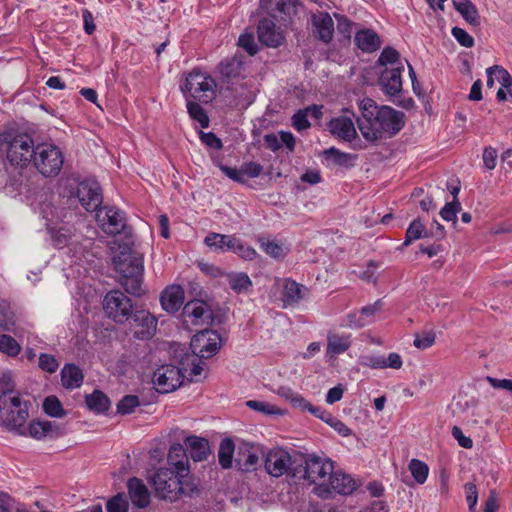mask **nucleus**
<instances>
[{"mask_svg": "<svg viewBox=\"0 0 512 512\" xmlns=\"http://www.w3.org/2000/svg\"><path fill=\"white\" fill-rule=\"evenodd\" d=\"M238 45L251 56H254L258 52V45L255 42L253 34L245 33L240 35Z\"/></svg>", "mask_w": 512, "mask_h": 512, "instance_id": "obj_57", "label": "nucleus"}, {"mask_svg": "<svg viewBox=\"0 0 512 512\" xmlns=\"http://www.w3.org/2000/svg\"><path fill=\"white\" fill-rule=\"evenodd\" d=\"M312 33L319 41L329 44L334 35V22L327 12H319L312 16Z\"/></svg>", "mask_w": 512, "mask_h": 512, "instance_id": "obj_17", "label": "nucleus"}, {"mask_svg": "<svg viewBox=\"0 0 512 512\" xmlns=\"http://www.w3.org/2000/svg\"><path fill=\"white\" fill-rule=\"evenodd\" d=\"M451 33L461 46L466 48L474 46V38L463 28L453 27Z\"/></svg>", "mask_w": 512, "mask_h": 512, "instance_id": "obj_58", "label": "nucleus"}, {"mask_svg": "<svg viewBox=\"0 0 512 512\" xmlns=\"http://www.w3.org/2000/svg\"><path fill=\"white\" fill-rule=\"evenodd\" d=\"M139 398L136 395H126L117 404V412L121 415L130 414L139 406Z\"/></svg>", "mask_w": 512, "mask_h": 512, "instance_id": "obj_50", "label": "nucleus"}, {"mask_svg": "<svg viewBox=\"0 0 512 512\" xmlns=\"http://www.w3.org/2000/svg\"><path fill=\"white\" fill-rule=\"evenodd\" d=\"M276 393L288 401L294 408L301 409L305 404V398L288 386H280Z\"/></svg>", "mask_w": 512, "mask_h": 512, "instance_id": "obj_46", "label": "nucleus"}, {"mask_svg": "<svg viewBox=\"0 0 512 512\" xmlns=\"http://www.w3.org/2000/svg\"><path fill=\"white\" fill-rule=\"evenodd\" d=\"M107 512H128L129 501L124 492H119L106 502Z\"/></svg>", "mask_w": 512, "mask_h": 512, "instance_id": "obj_45", "label": "nucleus"}, {"mask_svg": "<svg viewBox=\"0 0 512 512\" xmlns=\"http://www.w3.org/2000/svg\"><path fill=\"white\" fill-rule=\"evenodd\" d=\"M127 489L129 499L131 500L132 504L135 507L139 509H144L149 506L151 501V495L147 486L141 479L137 477H132L128 479Z\"/></svg>", "mask_w": 512, "mask_h": 512, "instance_id": "obj_22", "label": "nucleus"}, {"mask_svg": "<svg viewBox=\"0 0 512 512\" xmlns=\"http://www.w3.org/2000/svg\"><path fill=\"white\" fill-rule=\"evenodd\" d=\"M184 377L182 368L165 364L154 371L152 382L157 392L167 394L179 388L183 384Z\"/></svg>", "mask_w": 512, "mask_h": 512, "instance_id": "obj_11", "label": "nucleus"}, {"mask_svg": "<svg viewBox=\"0 0 512 512\" xmlns=\"http://www.w3.org/2000/svg\"><path fill=\"white\" fill-rule=\"evenodd\" d=\"M294 464V479L307 480L310 484H316L315 493L322 498L329 497L330 489L326 485V479L333 470L330 460H324L316 455L297 453Z\"/></svg>", "mask_w": 512, "mask_h": 512, "instance_id": "obj_3", "label": "nucleus"}, {"mask_svg": "<svg viewBox=\"0 0 512 512\" xmlns=\"http://www.w3.org/2000/svg\"><path fill=\"white\" fill-rule=\"evenodd\" d=\"M257 33L259 41L267 47L277 48L284 41V37L276 27L275 21L270 18L260 20Z\"/></svg>", "mask_w": 512, "mask_h": 512, "instance_id": "obj_18", "label": "nucleus"}, {"mask_svg": "<svg viewBox=\"0 0 512 512\" xmlns=\"http://www.w3.org/2000/svg\"><path fill=\"white\" fill-rule=\"evenodd\" d=\"M26 435L37 440L43 438L57 439L64 435V429L55 422L33 420L28 425Z\"/></svg>", "mask_w": 512, "mask_h": 512, "instance_id": "obj_16", "label": "nucleus"}, {"mask_svg": "<svg viewBox=\"0 0 512 512\" xmlns=\"http://www.w3.org/2000/svg\"><path fill=\"white\" fill-rule=\"evenodd\" d=\"M61 382L66 389L79 388L83 384L84 374L79 366L67 363L61 370Z\"/></svg>", "mask_w": 512, "mask_h": 512, "instance_id": "obj_29", "label": "nucleus"}, {"mask_svg": "<svg viewBox=\"0 0 512 512\" xmlns=\"http://www.w3.org/2000/svg\"><path fill=\"white\" fill-rule=\"evenodd\" d=\"M330 491L333 490L342 495L351 494L356 489L355 480L347 474L341 472H332L328 478Z\"/></svg>", "mask_w": 512, "mask_h": 512, "instance_id": "obj_26", "label": "nucleus"}, {"mask_svg": "<svg viewBox=\"0 0 512 512\" xmlns=\"http://www.w3.org/2000/svg\"><path fill=\"white\" fill-rule=\"evenodd\" d=\"M179 479L178 499L181 497L195 498L201 494L199 479L189 475L188 472H180Z\"/></svg>", "mask_w": 512, "mask_h": 512, "instance_id": "obj_32", "label": "nucleus"}, {"mask_svg": "<svg viewBox=\"0 0 512 512\" xmlns=\"http://www.w3.org/2000/svg\"><path fill=\"white\" fill-rule=\"evenodd\" d=\"M214 163L219 167V169L230 179H232L235 182L238 183H244L246 180L243 176L242 168H232L229 166H226L220 162L214 161Z\"/></svg>", "mask_w": 512, "mask_h": 512, "instance_id": "obj_62", "label": "nucleus"}, {"mask_svg": "<svg viewBox=\"0 0 512 512\" xmlns=\"http://www.w3.org/2000/svg\"><path fill=\"white\" fill-rule=\"evenodd\" d=\"M429 236L425 226L419 219H414L406 230L404 246H409L413 241Z\"/></svg>", "mask_w": 512, "mask_h": 512, "instance_id": "obj_40", "label": "nucleus"}, {"mask_svg": "<svg viewBox=\"0 0 512 512\" xmlns=\"http://www.w3.org/2000/svg\"><path fill=\"white\" fill-rule=\"evenodd\" d=\"M259 462L258 454L251 447H240L235 458V466L239 471L251 472L256 470Z\"/></svg>", "mask_w": 512, "mask_h": 512, "instance_id": "obj_31", "label": "nucleus"}, {"mask_svg": "<svg viewBox=\"0 0 512 512\" xmlns=\"http://www.w3.org/2000/svg\"><path fill=\"white\" fill-rule=\"evenodd\" d=\"M307 291L308 289L302 284L292 279H285L281 296L283 307L286 308L299 304L305 298Z\"/></svg>", "mask_w": 512, "mask_h": 512, "instance_id": "obj_24", "label": "nucleus"}, {"mask_svg": "<svg viewBox=\"0 0 512 512\" xmlns=\"http://www.w3.org/2000/svg\"><path fill=\"white\" fill-rule=\"evenodd\" d=\"M237 237L235 235H225L215 232L209 233L204 238V243L210 248L221 252H233L237 244Z\"/></svg>", "mask_w": 512, "mask_h": 512, "instance_id": "obj_27", "label": "nucleus"}, {"mask_svg": "<svg viewBox=\"0 0 512 512\" xmlns=\"http://www.w3.org/2000/svg\"><path fill=\"white\" fill-rule=\"evenodd\" d=\"M85 403L89 410L97 414H103L107 412L111 404L107 395L100 390H95L93 393L86 395Z\"/></svg>", "mask_w": 512, "mask_h": 512, "instance_id": "obj_34", "label": "nucleus"}, {"mask_svg": "<svg viewBox=\"0 0 512 512\" xmlns=\"http://www.w3.org/2000/svg\"><path fill=\"white\" fill-rule=\"evenodd\" d=\"M466 501L470 512H476L478 500V489L474 483L468 482L464 485Z\"/></svg>", "mask_w": 512, "mask_h": 512, "instance_id": "obj_60", "label": "nucleus"}, {"mask_svg": "<svg viewBox=\"0 0 512 512\" xmlns=\"http://www.w3.org/2000/svg\"><path fill=\"white\" fill-rule=\"evenodd\" d=\"M215 89V80L197 68L188 74L182 88V90L188 91L194 99L204 104L211 103L214 100L216 96Z\"/></svg>", "mask_w": 512, "mask_h": 512, "instance_id": "obj_6", "label": "nucleus"}, {"mask_svg": "<svg viewBox=\"0 0 512 512\" xmlns=\"http://www.w3.org/2000/svg\"><path fill=\"white\" fill-rule=\"evenodd\" d=\"M461 210V203L459 200L447 202L440 211V216L445 221L457 220V213Z\"/></svg>", "mask_w": 512, "mask_h": 512, "instance_id": "obj_51", "label": "nucleus"}, {"mask_svg": "<svg viewBox=\"0 0 512 512\" xmlns=\"http://www.w3.org/2000/svg\"><path fill=\"white\" fill-rule=\"evenodd\" d=\"M0 153L6 154L12 166H27L36 154L33 138L15 127L0 131Z\"/></svg>", "mask_w": 512, "mask_h": 512, "instance_id": "obj_4", "label": "nucleus"}, {"mask_svg": "<svg viewBox=\"0 0 512 512\" xmlns=\"http://www.w3.org/2000/svg\"><path fill=\"white\" fill-rule=\"evenodd\" d=\"M222 346V338L218 331L204 329L197 332L191 339L190 348L199 358L208 359L217 354Z\"/></svg>", "mask_w": 512, "mask_h": 512, "instance_id": "obj_12", "label": "nucleus"}, {"mask_svg": "<svg viewBox=\"0 0 512 512\" xmlns=\"http://www.w3.org/2000/svg\"><path fill=\"white\" fill-rule=\"evenodd\" d=\"M184 444L190 457L195 462L206 460L211 452L209 441L199 436H188Z\"/></svg>", "mask_w": 512, "mask_h": 512, "instance_id": "obj_25", "label": "nucleus"}, {"mask_svg": "<svg viewBox=\"0 0 512 512\" xmlns=\"http://www.w3.org/2000/svg\"><path fill=\"white\" fill-rule=\"evenodd\" d=\"M361 117L357 126L365 140L377 142L382 138H391L399 133L405 125V114L390 106L379 107L377 103L365 98L359 103Z\"/></svg>", "mask_w": 512, "mask_h": 512, "instance_id": "obj_1", "label": "nucleus"}, {"mask_svg": "<svg viewBox=\"0 0 512 512\" xmlns=\"http://www.w3.org/2000/svg\"><path fill=\"white\" fill-rule=\"evenodd\" d=\"M245 56L241 53H236L232 57H227L220 61L217 66L218 73L223 81L229 82L242 76L244 70Z\"/></svg>", "mask_w": 512, "mask_h": 512, "instance_id": "obj_20", "label": "nucleus"}, {"mask_svg": "<svg viewBox=\"0 0 512 512\" xmlns=\"http://www.w3.org/2000/svg\"><path fill=\"white\" fill-rule=\"evenodd\" d=\"M409 470L418 484H423L426 481L429 473V467L425 462L418 459H412L409 463Z\"/></svg>", "mask_w": 512, "mask_h": 512, "instance_id": "obj_47", "label": "nucleus"}, {"mask_svg": "<svg viewBox=\"0 0 512 512\" xmlns=\"http://www.w3.org/2000/svg\"><path fill=\"white\" fill-rule=\"evenodd\" d=\"M452 4L454 9L460 13L468 24L474 27H478L481 24L479 11L471 0H453Z\"/></svg>", "mask_w": 512, "mask_h": 512, "instance_id": "obj_30", "label": "nucleus"}, {"mask_svg": "<svg viewBox=\"0 0 512 512\" xmlns=\"http://www.w3.org/2000/svg\"><path fill=\"white\" fill-rule=\"evenodd\" d=\"M233 253L239 255L245 260H253L257 256V252L251 246L244 245L241 240L237 239V244L234 247Z\"/></svg>", "mask_w": 512, "mask_h": 512, "instance_id": "obj_63", "label": "nucleus"}, {"mask_svg": "<svg viewBox=\"0 0 512 512\" xmlns=\"http://www.w3.org/2000/svg\"><path fill=\"white\" fill-rule=\"evenodd\" d=\"M199 138L203 145L208 148L221 150L223 147L222 140L213 132H199Z\"/></svg>", "mask_w": 512, "mask_h": 512, "instance_id": "obj_54", "label": "nucleus"}, {"mask_svg": "<svg viewBox=\"0 0 512 512\" xmlns=\"http://www.w3.org/2000/svg\"><path fill=\"white\" fill-rule=\"evenodd\" d=\"M43 411L50 417L62 418L65 417L67 412L64 410L61 401L58 397L50 395L45 398L43 402Z\"/></svg>", "mask_w": 512, "mask_h": 512, "instance_id": "obj_42", "label": "nucleus"}, {"mask_svg": "<svg viewBox=\"0 0 512 512\" xmlns=\"http://www.w3.org/2000/svg\"><path fill=\"white\" fill-rule=\"evenodd\" d=\"M184 303V290L180 285L167 286L160 294V304L163 310L174 314Z\"/></svg>", "mask_w": 512, "mask_h": 512, "instance_id": "obj_21", "label": "nucleus"}, {"mask_svg": "<svg viewBox=\"0 0 512 512\" xmlns=\"http://www.w3.org/2000/svg\"><path fill=\"white\" fill-rule=\"evenodd\" d=\"M187 111L189 116L197 121L202 128L209 127V117L206 113V111L202 108V106L194 101H188L187 102Z\"/></svg>", "mask_w": 512, "mask_h": 512, "instance_id": "obj_44", "label": "nucleus"}, {"mask_svg": "<svg viewBox=\"0 0 512 512\" xmlns=\"http://www.w3.org/2000/svg\"><path fill=\"white\" fill-rule=\"evenodd\" d=\"M49 233L54 247L58 249H62L71 244L75 237L72 229L66 225H62L58 229L50 228Z\"/></svg>", "mask_w": 512, "mask_h": 512, "instance_id": "obj_36", "label": "nucleus"}, {"mask_svg": "<svg viewBox=\"0 0 512 512\" xmlns=\"http://www.w3.org/2000/svg\"><path fill=\"white\" fill-rule=\"evenodd\" d=\"M114 269L118 274V282L125 292L135 297L145 294L142 288L144 278V257L125 244L117 255L112 258Z\"/></svg>", "mask_w": 512, "mask_h": 512, "instance_id": "obj_2", "label": "nucleus"}, {"mask_svg": "<svg viewBox=\"0 0 512 512\" xmlns=\"http://www.w3.org/2000/svg\"><path fill=\"white\" fill-rule=\"evenodd\" d=\"M301 411L305 412V411H308L310 412L312 415H314L315 417L321 419L322 421H324L325 423H328L329 420L332 418V414L326 410H324L323 408L319 407V406H314L312 405L308 400L305 399V404L302 405Z\"/></svg>", "mask_w": 512, "mask_h": 512, "instance_id": "obj_56", "label": "nucleus"}, {"mask_svg": "<svg viewBox=\"0 0 512 512\" xmlns=\"http://www.w3.org/2000/svg\"><path fill=\"white\" fill-rule=\"evenodd\" d=\"M489 70H496L497 79L503 88L508 90L512 87V76L502 66L494 65L489 67Z\"/></svg>", "mask_w": 512, "mask_h": 512, "instance_id": "obj_64", "label": "nucleus"}, {"mask_svg": "<svg viewBox=\"0 0 512 512\" xmlns=\"http://www.w3.org/2000/svg\"><path fill=\"white\" fill-rule=\"evenodd\" d=\"M260 242H261V248L269 256H271L275 259H280L285 256L284 248L279 243H277L275 241H270V240L265 241L263 239H261Z\"/></svg>", "mask_w": 512, "mask_h": 512, "instance_id": "obj_52", "label": "nucleus"}, {"mask_svg": "<svg viewBox=\"0 0 512 512\" xmlns=\"http://www.w3.org/2000/svg\"><path fill=\"white\" fill-rule=\"evenodd\" d=\"M296 454H289L282 448L270 450L265 459V469L273 477L287 475L294 479Z\"/></svg>", "mask_w": 512, "mask_h": 512, "instance_id": "obj_13", "label": "nucleus"}, {"mask_svg": "<svg viewBox=\"0 0 512 512\" xmlns=\"http://www.w3.org/2000/svg\"><path fill=\"white\" fill-rule=\"evenodd\" d=\"M76 196L82 207L88 212H96L103 202L102 189L96 180L85 179L79 182Z\"/></svg>", "mask_w": 512, "mask_h": 512, "instance_id": "obj_14", "label": "nucleus"}, {"mask_svg": "<svg viewBox=\"0 0 512 512\" xmlns=\"http://www.w3.org/2000/svg\"><path fill=\"white\" fill-rule=\"evenodd\" d=\"M399 58V52L393 47L387 46L382 50L378 58V63L381 66H386L387 64H395L399 61Z\"/></svg>", "mask_w": 512, "mask_h": 512, "instance_id": "obj_59", "label": "nucleus"}, {"mask_svg": "<svg viewBox=\"0 0 512 512\" xmlns=\"http://www.w3.org/2000/svg\"><path fill=\"white\" fill-rule=\"evenodd\" d=\"M436 339L433 331L424 332L422 335H415L414 346L419 349H427L431 347Z\"/></svg>", "mask_w": 512, "mask_h": 512, "instance_id": "obj_61", "label": "nucleus"}, {"mask_svg": "<svg viewBox=\"0 0 512 512\" xmlns=\"http://www.w3.org/2000/svg\"><path fill=\"white\" fill-rule=\"evenodd\" d=\"M16 326V314L9 302L0 301V327L6 331H14Z\"/></svg>", "mask_w": 512, "mask_h": 512, "instance_id": "obj_39", "label": "nucleus"}, {"mask_svg": "<svg viewBox=\"0 0 512 512\" xmlns=\"http://www.w3.org/2000/svg\"><path fill=\"white\" fill-rule=\"evenodd\" d=\"M0 396L1 399L4 396H20L18 393L14 391V383L12 381V376L10 372H2L0 374ZM6 399L8 397H5Z\"/></svg>", "mask_w": 512, "mask_h": 512, "instance_id": "obj_49", "label": "nucleus"}, {"mask_svg": "<svg viewBox=\"0 0 512 512\" xmlns=\"http://www.w3.org/2000/svg\"><path fill=\"white\" fill-rule=\"evenodd\" d=\"M184 323L192 325L210 324L213 321L212 310L205 301L194 299L188 301L182 310Z\"/></svg>", "mask_w": 512, "mask_h": 512, "instance_id": "obj_15", "label": "nucleus"}, {"mask_svg": "<svg viewBox=\"0 0 512 512\" xmlns=\"http://www.w3.org/2000/svg\"><path fill=\"white\" fill-rule=\"evenodd\" d=\"M351 346L350 336L332 334L327 338V355L337 356L346 352Z\"/></svg>", "mask_w": 512, "mask_h": 512, "instance_id": "obj_35", "label": "nucleus"}, {"mask_svg": "<svg viewBox=\"0 0 512 512\" xmlns=\"http://www.w3.org/2000/svg\"><path fill=\"white\" fill-rule=\"evenodd\" d=\"M355 44L363 52L372 53L381 46V39L376 32L371 29H362L354 37Z\"/></svg>", "mask_w": 512, "mask_h": 512, "instance_id": "obj_28", "label": "nucleus"}, {"mask_svg": "<svg viewBox=\"0 0 512 512\" xmlns=\"http://www.w3.org/2000/svg\"><path fill=\"white\" fill-rule=\"evenodd\" d=\"M156 496L161 500L175 502L178 500V471L160 468L152 477Z\"/></svg>", "mask_w": 512, "mask_h": 512, "instance_id": "obj_10", "label": "nucleus"}, {"mask_svg": "<svg viewBox=\"0 0 512 512\" xmlns=\"http://www.w3.org/2000/svg\"><path fill=\"white\" fill-rule=\"evenodd\" d=\"M323 154L327 159H332L335 165L346 168L352 167L353 162L357 159V155L342 152L335 147L324 150Z\"/></svg>", "mask_w": 512, "mask_h": 512, "instance_id": "obj_38", "label": "nucleus"}, {"mask_svg": "<svg viewBox=\"0 0 512 512\" xmlns=\"http://www.w3.org/2000/svg\"><path fill=\"white\" fill-rule=\"evenodd\" d=\"M330 133L341 140L351 142L357 137V132L351 118L339 116L328 122Z\"/></svg>", "mask_w": 512, "mask_h": 512, "instance_id": "obj_23", "label": "nucleus"}, {"mask_svg": "<svg viewBox=\"0 0 512 512\" xmlns=\"http://www.w3.org/2000/svg\"><path fill=\"white\" fill-rule=\"evenodd\" d=\"M125 324L136 339L149 340L156 334L158 320L149 310L136 307Z\"/></svg>", "mask_w": 512, "mask_h": 512, "instance_id": "obj_9", "label": "nucleus"}, {"mask_svg": "<svg viewBox=\"0 0 512 512\" xmlns=\"http://www.w3.org/2000/svg\"><path fill=\"white\" fill-rule=\"evenodd\" d=\"M96 220L106 234L123 233L125 237L131 234V227L127 225L125 212L115 206H101L96 211Z\"/></svg>", "mask_w": 512, "mask_h": 512, "instance_id": "obj_8", "label": "nucleus"}, {"mask_svg": "<svg viewBox=\"0 0 512 512\" xmlns=\"http://www.w3.org/2000/svg\"><path fill=\"white\" fill-rule=\"evenodd\" d=\"M203 358H199L194 353L192 355H186L181 361V368L183 374L188 371L190 367L189 376L192 381L197 376H200L203 371Z\"/></svg>", "mask_w": 512, "mask_h": 512, "instance_id": "obj_41", "label": "nucleus"}, {"mask_svg": "<svg viewBox=\"0 0 512 512\" xmlns=\"http://www.w3.org/2000/svg\"><path fill=\"white\" fill-rule=\"evenodd\" d=\"M59 363L55 356L47 353H41L39 356V368L48 373L57 371Z\"/></svg>", "mask_w": 512, "mask_h": 512, "instance_id": "obj_55", "label": "nucleus"}, {"mask_svg": "<svg viewBox=\"0 0 512 512\" xmlns=\"http://www.w3.org/2000/svg\"><path fill=\"white\" fill-rule=\"evenodd\" d=\"M403 66H399L392 69H385L380 78L379 85L381 90L390 96H398L402 93V72Z\"/></svg>", "mask_w": 512, "mask_h": 512, "instance_id": "obj_19", "label": "nucleus"}, {"mask_svg": "<svg viewBox=\"0 0 512 512\" xmlns=\"http://www.w3.org/2000/svg\"><path fill=\"white\" fill-rule=\"evenodd\" d=\"M168 461L170 464L175 466L178 474L180 472H189L186 466L187 460V449L180 443H174L171 445L168 453Z\"/></svg>", "mask_w": 512, "mask_h": 512, "instance_id": "obj_33", "label": "nucleus"}, {"mask_svg": "<svg viewBox=\"0 0 512 512\" xmlns=\"http://www.w3.org/2000/svg\"><path fill=\"white\" fill-rule=\"evenodd\" d=\"M136 307L132 300L119 289L109 291L103 300L106 316L117 324H125Z\"/></svg>", "mask_w": 512, "mask_h": 512, "instance_id": "obj_5", "label": "nucleus"}, {"mask_svg": "<svg viewBox=\"0 0 512 512\" xmlns=\"http://www.w3.org/2000/svg\"><path fill=\"white\" fill-rule=\"evenodd\" d=\"M20 350L19 343L12 336L0 335V352L15 357L19 354Z\"/></svg>", "mask_w": 512, "mask_h": 512, "instance_id": "obj_48", "label": "nucleus"}, {"mask_svg": "<svg viewBox=\"0 0 512 512\" xmlns=\"http://www.w3.org/2000/svg\"><path fill=\"white\" fill-rule=\"evenodd\" d=\"M235 444L232 439L224 438L219 445L218 460L223 469H228L232 466Z\"/></svg>", "mask_w": 512, "mask_h": 512, "instance_id": "obj_37", "label": "nucleus"}, {"mask_svg": "<svg viewBox=\"0 0 512 512\" xmlns=\"http://www.w3.org/2000/svg\"><path fill=\"white\" fill-rule=\"evenodd\" d=\"M33 163L43 176H56L62 169L64 158L58 147L42 143L36 146Z\"/></svg>", "mask_w": 512, "mask_h": 512, "instance_id": "obj_7", "label": "nucleus"}, {"mask_svg": "<svg viewBox=\"0 0 512 512\" xmlns=\"http://www.w3.org/2000/svg\"><path fill=\"white\" fill-rule=\"evenodd\" d=\"M246 405H247V407H249L255 411H258V412H261V413H264L267 415H271V414H281L282 415L283 414V412L280 409H278L277 407L272 406L263 401L249 400L246 402Z\"/></svg>", "mask_w": 512, "mask_h": 512, "instance_id": "obj_53", "label": "nucleus"}, {"mask_svg": "<svg viewBox=\"0 0 512 512\" xmlns=\"http://www.w3.org/2000/svg\"><path fill=\"white\" fill-rule=\"evenodd\" d=\"M228 282L230 288L237 294L246 292L252 287V281L246 273H233L229 275Z\"/></svg>", "mask_w": 512, "mask_h": 512, "instance_id": "obj_43", "label": "nucleus"}]
</instances>
